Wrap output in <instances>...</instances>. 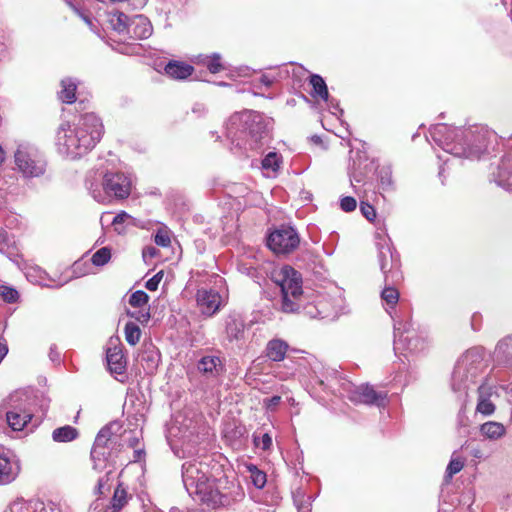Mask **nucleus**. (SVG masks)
<instances>
[{
    "mask_svg": "<svg viewBox=\"0 0 512 512\" xmlns=\"http://www.w3.org/2000/svg\"><path fill=\"white\" fill-rule=\"evenodd\" d=\"M494 355L499 363L512 369V335L498 342Z\"/></svg>",
    "mask_w": 512,
    "mask_h": 512,
    "instance_id": "aec40b11",
    "label": "nucleus"
},
{
    "mask_svg": "<svg viewBox=\"0 0 512 512\" xmlns=\"http://www.w3.org/2000/svg\"><path fill=\"white\" fill-rule=\"evenodd\" d=\"M125 339L130 345H136L141 336V330L140 328L133 322H128L125 325Z\"/></svg>",
    "mask_w": 512,
    "mask_h": 512,
    "instance_id": "72a5a7b5",
    "label": "nucleus"
},
{
    "mask_svg": "<svg viewBox=\"0 0 512 512\" xmlns=\"http://www.w3.org/2000/svg\"><path fill=\"white\" fill-rule=\"evenodd\" d=\"M464 467V462L459 458H452L446 468L445 478L450 480L455 474L460 472Z\"/></svg>",
    "mask_w": 512,
    "mask_h": 512,
    "instance_id": "79ce46f5",
    "label": "nucleus"
},
{
    "mask_svg": "<svg viewBox=\"0 0 512 512\" xmlns=\"http://www.w3.org/2000/svg\"><path fill=\"white\" fill-rule=\"evenodd\" d=\"M208 465L191 460L182 465V480L188 494L196 501L217 508L230 504V497L221 490V480L208 476Z\"/></svg>",
    "mask_w": 512,
    "mask_h": 512,
    "instance_id": "f03ea898",
    "label": "nucleus"
},
{
    "mask_svg": "<svg viewBox=\"0 0 512 512\" xmlns=\"http://www.w3.org/2000/svg\"><path fill=\"white\" fill-rule=\"evenodd\" d=\"M97 173L90 175L86 186L92 197L100 203L110 202L112 199L122 200L131 192V179L121 172H108L103 176Z\"/></svg>",
    "mask_w": 512,
    "mask_h": 512,
    "instance_id": "20e7f679",
    "label": "nucleus"
},
{
    "mask_svg": "<svg viewBox=\"0 0 512 512\" xmlns=\"http://www.w3.org/2000/svg\"><path fill=\"white\" fill-rule=\"evenodd\" d=\"M253 441L255 446L262 450H268L272 445V438L268 433H264L262 436L254 434Z\"/></svg>",
    "mask_w": 512,
    "mask_h": 512,
    "instance_id": "a18cd8bd",
    "label": "nucleus"
},
{
    "mask_svg": "<svg viewBox=\"0 0 512 512\" xmlns=\"http://www.w3.org/2000/svg\"><path fill=\"white\" fill-rule=\"evenodd\" d=\"M360 210H361V213L363 214V216L369 220V221H373L376 217V212H375V209L372 205L368 204V203H365V202H361L360 204Z\"/></svg>",
    "mask_w": 512,
    "mask_h": 512,
    "instance_id": "49530a36",
    "label": "nucleus"
},
{
    "mask_svg": "<svg viewBox=\"0 0 512 512\" xmlns=\"http://www.w3.org/2000/svg\"><path fill=\"white\" fill-rule=\"evenodd\" d=\"M343 391L350 392L351 391V384L349 382L343 383Z\"/></svg>",
    "mask_w": 512,
    "mask_h": 512,
    "instance_id": "69168bd1",
    "label": "nucleus"
},
{
    "mask_svg": "<svg viewBox=\"0 0 512 512\" xmlns=\"http://www.w3.org/2000/svg\"><path fill=\"white\" fill-rule=\"evenodd\" d=\"M155 243L162 247H167L170 245L171 240L169 235L166 232H157L155 235Z\"/></svg>",
    "mask_w": 512,
    "mask_h": 512,
    "instance_id": "864d4df0",
    "label": "nucleus"
},
{
    "mask_svg": "<svg viewBox=\"0 0 512 512\" xmlns=\"http://www.w3.org/2000/svg\"><path fill=\"white\" fill-rule=\"evenodd\" d=\"M107 364L110 372L114 375H123L126 371V360L121 347L113 346L107 349Z\"/></svg>",
    "mask_w": 512,
    "mask_h": 512,
    "instance_id": "f3484780",
    "label": "nucleus"
},
{
    "mask_svg": "<svg viewBox=\"0 0 512 512\" xmlns=\"http://www.w3.org/2000/svg\"><path fill=\"white\" fill-rule=\"evenodd\" d=\"M301 239L297 231L290 226V253L300 247Z\"/></svg>",
    "mask_w": 512,
    "mask_h": 512,
    "instance_id": "603ef678",
    "label": "nucleus"
},
{
    "mask_svg": "<svg viewBox=\"0 0 512 512\" xmlns=\"http://www.w3.org/2000/svg\"><path fill=\"white\" fill-rule=\"evenodd\" d=\"M293 500L298 512H311V496L297 491L293 494Z\"/></svg>",
    "mask_w": 512,
    "mask_h": 512,
    "instance_id": "473e14b6",
    "label": "nucleus"
},
{
    "mask_svg": "<svg viewBox=\"0 0 512 512\" xmlns=\"http://www.w3.org/2000/svg\"><path fill=\"white\" fill-rule=\"evenodd\" d=\"M129 21V17L124 13L112 14L109 17L110 26L118 33H128Z\"/></svg>",
    "mask_w": 512,
    "mask_h": 512,
    "instance_id": "7c9ffc66",
    "label": "nucleus"
},
{
    "mask_svg": "<svg viewBox=\"0 0 512 512\" xmlns=\"http://www.w3.org/2000/svg\"><path fill=\"white\" fill-rule=\"evenodd\" d=\"M198 370L208 376H218L223 371V364L217 356H204L197 365Z\"/></svg>",
    "mask_w": 512,
    "mask_h": 512,
    "instance_id": "412c9836",
    "label": "nucleus"
},
{
    "mask_svg": "<svg viewBox=\"0 0 512 512\" xmlns=\"http://www.w3.org/2000/svg\"><path fill=\"white\" fill-rule=\"evenodd\" d=\"M120 509L117 508V507H114V505L110 504L109 506H107L104 510V512H119Z\"/></svg>",
    "mask_w": 512,
    "mask_h": 512,
    "instance_id": "680f3d73",
    "label": "nucleus"
},
{
    "mask_svg": "<svg viewBox=\"0 0 512 512\" xmlns=\"http://www.w3.org/2000/svg\"><path fill=\"white\" fill-rule=\"evenodd\" d=\"M340 206L343 211L351 212L355 210L357 203L353 197L347 196L341 199Z\"/></svg>",
    "mask_w": 512,
    "mask_h": 512,
    "instance_id": "3c124183",
    "label": "nucleus"
},
{
    "mask_svg": "<svg viewBox=\"0 0 512 512\" xmlns=\"http://www.w3.org/2000/svg\"><path fill=\"white\" fill-rule=\"evenodd\" d=\"M269 122L260 113L243 111L232 115L227 124V137L237 146L257 148L269 136Z\"/></svg>",
    "mask_w": 512,
    "mask_h": 512,
    "instance_id": "7ed1b4c3",
    "label": "nucleus"
},
{
    "mask_svg": "<svg viewBox=\"0 0 512 512\" xmlns=\"http://www.w3.org/2000/svg\"><path fill=\"white\" fill-rule=\"evenodd\" d=\"M142 254L144 259L153 258L157 254V249L153 246H148L143 249Z\"/></svg>",
    "mask_w": 512,
    "mask_h": 512,
    "instance_id": "6e6d98bb",
    "label": "nucleus"
},
{
    "mask_svg": "<svg viewBox=\"0 0 512 512\" xmlns=\"http://www.w3.org/2000/svg\"><path fill=\"white\" fill-rule=\"evenodd\" d=\"M101 119L94 113L82 115L77 122L62 123L56 133L58 152L68 158L77 159L91 151L103 134Z\"/></svg>",
    "mask_w": 512,
    "mask_h": 512,
    "instance_id": "f257e3e1",
    "label": "nucleus"
},
{
    "mask_svg": "<svg viewBox=\"0 0 512 512\" xmlns=\"http://www.w3.org/2000/svg\"><path fill=\"white\" fill-rule=\"evenodd\" d=\"M149 301V296L142 290L135 291L129 298V304L133 307H143Z\"/></svg>",
    "mask_w": 512,
    "mask_h": 512,
    "instance_id": "ea45409f",
    "label": "nucleus"
},
{
    "mask_svg": "<svg viewBox=\"0 0 512 512\" xmlns=\"http://www.w3.org/2000/svg\"><path fill=\"white\" fill-rule=\"evenodd\" d=\"M301 353L303 352L299 350H290V363L296 365L295 371L298 372L300 376H306L311 367L312 357L310 359L302 357L299 355Z\"/></svg>",
    "mask_w": 512,
    "mask_h": 512,
    "instance_id": "bb28decb",
    "label": "nucleus"
},
{
    "mask_svg": "<svg viewBox=\"0 0 512 512\" xmlns=\"http://www.w3.org/2000/svg\"><path fill=\"white\" fill-rule=\"evenodd\" d=\"M310 84L312 85V92L311 96L314 98H320L324 101H328L329 99V92L327 85L324 81V79L317 74H313L310 76Z\"/></svg>",
    "mask_w": 512,
    "mask_h": 512,
    "instance_id": "a878e982",
    "label": "nucleus"
},
{
    "mask_svg": "<svg viewBox=\"0 0 512 512\" xmlns=\"http://www.w3.org/2000/svg\"><path fill=\"white\" fill-rule=\"evenodd\" d=\"M0 253L14 262H16L19 257V250L15 241L3 229H0Z\"/></svg>",
    "mask_w": 512,
    "mask_h": 512,
    "instance_id": "393cba45",
    "label": "nucleus"
},
{
    "mask_svg": "<svg viewBox=\"0 0 512 512\" xmlns=\"http://www.w3.org/2000/svg\"><path fill=\"white\" fill-rule=\"evenodd\" d=\"M275 81V77L271 74H263L259 78V82L266 87H269Z\"/></svg>",
    "mask_w": 512,
    "mask_h": 512,
    "instance_id": "5fc2aeb1",
    "label": "nucleus"
},
{
    "mask_svg": "<svg viewBox=\"0 0 512 512\" xmlns=\"http://www.w3.org/2000/svg\"><path fill=\"white\" fill-rule=\"evenodd\" d=\"M303 247H304V250H303V258H304V260L312 261L313 253L308 248V244L304 243Z\"/></svg>",
    "mask_w": 512,
    "mask_h": 512,
    "instance_id": "13d9d810",
    "label": "nucleus"
},
{
    "mask_svg": "<svg viewBox=\"0 0 512 512\" xmlns=\"http://www.w3.org/2000/svg\"><path fill=\"white\" fill-rule=\"evenodd\" d=\"M376 246L378 249V260L385 283H397L402 276L399 271L400 261L398 254L393 251L390 240L380 234L377 235Z\"/></svg>",
    "mask_w": 512,
    "mask_h": 512,
    "instance_id": "6e6552de",
    "label": "nucleus"
},
{
    "mask_svg": "<svg viewBox=\"0 0 512 512\" xmlns=\"http://www.w3.org/2000/svg\"><path fill=\"white\" fill-rule=\"evenodd\" d=\"M478 399L476 412L484 416H490L495 412L496 406L492 397L496 395V388L493 385L483 383L478 387Z\"/></svg>",
    "mask_w": 512,
    "mask_h": 512,
    "instance_id": "ddd939ff",
    "label": "nucleus"
},
{
    "mask_svg": "<svg viewBox=\"0 0 512 512\" xmlns=\"http://www.w3.org/2000/svg\"><path fill=\"white\" fill-rule=\"evenodd\" d=\"M3 408L8 425L15 431L22 430L32 418V414L26 410L22 396L18 393L5 399Z\"/></svg>",
    "mask_w": 512,
    "mask_h": 512,
    "instance_id": "1a4fd4ad",
    "label": "nucleus"
},
{
    "mask_svg": "<svg viewBox=\"0 0 512 512\" xmlns=\"http://www.w3.org/2000/svg\"><path fill=\"white\" fill-rule=\"evenodd\" d=\"M0 296L7 303H15L19 298V293L10 286L2 285L0 286Z\"/></svg>",
    "mask_w": 512,
    "mask_h": 512,
    "instance_id": "37998d69",
    "label": "nucleus"
},
{
    "mask_svg": "<svg viewBox=\"0 0 512 512\" xmlns=\"http://www.w3.org/2000/svg\"><path fill=\"white\" fill-rule=\"evenodd\" d=\"M243 332V325L236 319H231L226 324V333L230 339H238Z\"/></svg>",
    "mask_w": 512,
    "mask_h": 512,
    "instance_id": "a19ab883",
    "label": "nucleus"
},
{
    "mask_svg": "<svg viewBox=\"0 0 512 512\" xmlns=\"http://www.w3.org/2000/svg\"><path fill=\"white\" fill-rule=\"evenodd\" d=\"M287 351V344L284 341L274 339L267 345V356L273 361L284 359Z\"/></svg>",
    "mask_w": 512,
    "mask_h": 512,
    "instance_id": "c85d7f7f",
    "label": "nucleus"
},
{
    "mask_svg": "<svg viewBox=\"0 0 512 512\" xmlns=\"http://www.w3.org/2000/svg\"><path fill=\"white\" fill-rule=\"evenodd\" d=\"M132 318L141 324L147 323L150 319V312L148 309H141L136 312L128 313Z\"/></svg>",
    "mask_w": 512,
    "mask_h": 512,
    "instance_id": "8fccbe9b",
    "label": "nucleus"
},
{
    "mask_svg": "<svg viewBox=\"0 0 512 512\" xmlns=\"http://www.w3.org/2000/svg\"><path fill=\"white\" fill-rule=\"evenodd\" d=\"M163 278V271H159L152 278L146 281L145 287L150 291H156Z\"/></svg>",
    "mask_w": 512,
    "mask_h": 512,
    "instance_id": "de8ad7c7",
    "label": "nucleus"
},
{
    "mask_svg": "<svg viewBox=\"0 0 512 512\" xmlns=\"http://www.w3.org/2000/svg\"><path fill=\"white\" fill-rule=\"evenodd\" d=\"M203 64L213 74L218 73L221 70H223V65L221 63V56L217 53H214L211 56H206L203 60Z\"/></svg>",
    "mask_w": 512,
    "mask_h": 512,
    "instance_id": "e433bc0d",
    "label": "nucleus"
},
{
    "mask_svg": "<svg viewBox=\"0 0 512 512\" xmlns=\"http://www.w3.org/2000/svg\"><path fill=\"white\" fill-rule=\"evenodd\" d=\"M381 184H382L383 188L391 186L392 181H391L390 176L387 175V177H381Z\"/></svg>",
    "mask_w": 512,
    "mask_h": 512,
    "instance_id": "052dcab7",
    "label": "nucleus"
},
{
    "mask_svg": "<svg viewBox=\"0 0 512 512\" xmlns=\"http://www.w3.org/2000/svg\"><path fill=\"white\" fill-rule=\"evenodd\" d=\"M479 361L478 352H465L457 361L452 373V389L454 391H464L474 383L477 375H471L466 370L467 364H475Z\"/></svg>",
    "mask_w": 512,
    "mask_h": 512,
    "instance_id": "9d476101",
    "label": "nucleus"
},
{
    "mask_svg": "<svg viewBox=\"0 0 512 512\" xmlns=\"http://www.w3.org/2000/svg\"><path fill=\"white\" fill-rule=\"evenodd\" d=\"M61 91L59 92V98L65 103H73L75 101V92L77 85L71 79H63L61 81Z\"/></svg>",
    "mask_w": 512,
    "mask_h": 512,
    "instance_id": "c756f323",
    "label": "nucleus"
},
{
    "mask_svg": "<svg viewBox=\"0 0 512 512\" xmlns=\"http://www.w3.org/2000/svg\"><path fill=\"white\" fill-rule=\"evenodd\" d=\"M472 455L476 458H481L482 457V453L479 449H476V450H473L472 451Z\"/></svg>",
    "mask_w": 512,
    "mask_h": 512,
    "instance_id": "338daca9",
    "label": "nucleus"
},
{
    "mask_svg": "<svg viewBox=\"0 0 512 512\" xmlns=\"http://www.w3.org/2000/svg\"><path fill=\"white\" fill-rule=\"evenodd\" d=\"M279 401H280V397H279V396H274V397H272V398H271V403H272L273 405L278 404V403H279Z\"/></svg>",
    "mask_w": 512,
    "mask_h": 512,
    "instance_id": "774afa93",
    "label": "nucleus"
},
{
    "mask_svg": "<svg viewBox=\"0 0 512 512\" xmlns=\"http://www.w3.org/2000/svg\"><path fill=\"white\" fill-rule=\"evenodd\" d=\"M7 353H8V347H7L6 342L5 341L4 342L0 341V362L7 355Z\"/></svg>",
    "mask_w": 512,
    "mask_h": 512,
    "instance_id": "bf43d9fd",
    "label": "nucleus"
},
{
    "mask_svg": "<svg viewBox=\"0 0 512 512\" xmlns=\"http://www.w3.org/2000/svg\"><path fill=\"white\" fill-rule=\"evenodd\" d=\"M50 357L53 361L59 359V354L54 351V349L51 347L50 349Z\"/></svg>",
    "mask_w": 512,
    "mask_h": 512,
    "instance_id": "e2e57ef3",
    "label": "nucleus"
},
{
    "mask_svg": "<svg viewBox=\"0 0 512 512\" xmlns=\"http://www.w3.org/2000/svg\"><path fill=\"white\" fill-rule=\"evenodd\" d=\"M20 472V464L14 455L0 454V485L13 482Z\"/></svg>",
    "mask_w": 512,
    "mask_h": 512,
    "instance_id": "4468645a",
    "label": "nucleus"
},
{
    "mask_svg": "<svg viewBox=\"0 0 512 512\" xmlns=\"http://www.w3.org/2000/svg\"><path fill=\"white\" fill-rule=\"evenodd\" d=\"M271 281L279 288L282 294V310L287 311L288 306V290L286 282L288 280V265H283L281 268H275L271 271Z\"/></svg>",
    "mask_w": 512,
    "mask_h": 512,
    "instance_id": "a211bd4d",
    "label": "nucleus"
},
{
    "mask_svg": "<svg viewBox=\"0 0 512 512\" xmlns=\"http://www.w3.org/2000/svg\"><path fill=\"white\" fill-rule=\"evenodd\" d=\"M290 313H303L310 318L319 316L318 308L311 302V291L303 288L301 273L290 267Z\"/></svg>",
    "mask_w": 512,
    "mask_h": 512,
    "instance_id": "39448f33",
    "label": "nucleus"
},
{
    "mask_svg": "<svg viewBox=\"0 0 512 512\" xmlns=\"http://www.w3.org/2000/svg\"><path fill=\"white\" fill-rule=\"evenodd\" d=\"M387 398V393L383 391H376L372 386L365 384L357 387L350 396L353 401H358L364 404L376 405L378 407L384 406Z\"/></svg>",
    "mask_w": 512,
    "mask_h": 512,
    "instance_id": "f8f14e48",
    "label": "nucleus"
},
{
    "mask_svg": "<svg viewBox=\"0 0 512 512\" xmlns=\"http://www.w3.org/2000/svg\"><path fill=\"white\" fill-rule=\"evenodd\" d=\"M478 352L479 354V361H477L475 364H467L465 365L466 366V370L468 371V373H470L471 375H478L479 372L483 369L484 367V350L483 348L481 347H473L471 349H468L466 352Z\"/></svg>",
    "mask_w": 512,
    "mask_h": 512,
    "instance_id": "c9c22d12",
    "label": "nucleus"
},
{
    "mask_svg": "<svg viewBox=\"0 0 512 512\" xmlns=\"http://www.w3.org/2000/svg\"><path fill=\"white\" fill-rule=\"evenodd\" d=\"M128 34L134 39H147L152 34V26L146 17L137 15L130 21Z\"/></svg>",
    "mask_w": 512,
    "mask_h": 512,
    "instance_id": "6ab92c4d",
    "label": "nucleus"
},
{
    "mask_svg": "<svg viewBox=\"0 0 512 512\" xmlns=\"http://www.w3.org/2000/svg\"><path fill=\"white\" fill-rule=\"evenodd\" d=\"M193 71L194 68L191 65L178 61H170L165 66L166 74L171 78L178 80L186 79L192 74Z\"/></svg>",
    "mask_w": 512,
    "mask_h": 512,
    "instance_id": "b1692460",
    "label": "nucleus"
},
{
    "mask_svg": "<svg viewBox=\"0 0 512 512\" xmlns=\"http://www.w3.org/2000/svg\"><path fill=\"white\" fill-rule=\"evenodd\" d=\"M77 437H78L77 429L70 425H65V426L56 428L52 432V439L55 442H59V443L71 442V441L75 440Z\"/></svg>",
    "mask_w": 512,
    "mask_h": 512,
    "instance_id": "cd10ccee",
    "label": "nucleus"
},
{
    "mask_svg": "<svg viewBox=\"0 0 512 512\" xmlns=\"http://www.w3.org/2000/svg\"><path fill=\"white\" fill-rule=\"evenodd\" d=\"M458 130L452 128L446 124H436L430 129V135L432 139L443 146L444 149L451 152V149H448L449 145L452 144L453 140L458 136Z\"/></svg>",
    "mask_w": 512,
    "mask_h": 512,
    "instance_id": "dca6fc26",
    "label": "nucleus"
},
{
    "mask_svg": "<svg viewBox=\"0 0 512 512\" xmlns=\"http://www.w3.org/2000/svg\"><path fill=\"white\" fill-rule=\"evenodd\" d=\"M267 246L277 257H285L288 254V229L282 226L272 231L267 237Z\"/></svg>",
    "mask_w": 512,
    "mask_h": 512,
    "instance_id": "2eb2a0df",
    "label": "nucleus"
},
{
    "mask_svg": "<svg viewBox=\"0 0 512 512\" xmlns=\"http://www.w3.org/2000/svg\"><path fill=\"white\" fill-rule=\"evenodd\" d=\"M110 437L111 430L109 427L102 428L97 434L91 451V457L94 460V462H96V459L100 460V457L105 455V452L102 450L106 447L107 443L110 440ZM94 468H98L97 463L94 464Z\"/></svg>",
    "mask_w": 512,
    "mask_h": 512,
    "instance_id": "4be33fe9",
    "label": "nucleus"
},
{
    "mask_svg": "<svg viewBox=\"0 0 512 512\" xmlns=\"http://www.w3.org/2000/svg\"><path fill=\"white\" fill-rule=\"evenodd\" d=\"M492 133L484 128L468 129L463 132V143L451 148V153L458 157L478 159L487 150Z\"/></svg>",
    "mask_w": 512,
    "mask_h": 512,
    "instance_id": "0eeeda50",
    "label": "nucleus"
},
{
    "mask_svg": "<svg viewBox=\"0 0 512 512\" xmlns=\"http://www.w3.org/2000/svg\"><path fill=\"white\" fill-rule=\"evenodd\" d=\"M111 258V250L108 247H102L97 250L91 258L95 266H103L109 262Z\"/></svg>",
    "mask_w": 512,
    "mask_h": 512,
    "instance_id": "58836bf2",
    "label": "nucleus"
},
{
    "mask_svg": "<svg viewBox=\"0 0 512 512\" xmlns=\"http://www.w3.org/2000/svg\"><path fill=\"white\" fill-rule=\"evenodd\" d=\"M390 283L391 282H389V284ZM381 298L386 302L387 305L394 307L399 300V292L396 288L387 285L381 293Z\"/></svg>",
    "mask_w": 512,
    "mask_h": 512,
    "instance_id": "4c0bfd02",
    "label": "nucleus"
},
{
    "mask_svg": "<svg viewBox=\"0 0 512 512\" xmlns=\"http://www.w3.org/2000/svg\"><path fill=\"white\" fill-rule=\"evenodd\" d=\"M280 167V156L276 152L268 153L262 160V168L268 176L275 175Z\"/></svg>",
    "mask_w": 512,
    "mask_h": 512,
    "instance_id": "2f4dec72",
    "label": "nucleus"
},
{
    "mask_svg": "<svg viewBox=\"0 0 512 512\" xmlns=\"http://www.w3.org/2000/svg\"><path fill=\"white\" fill-rule=\"evenodd\" d=\"M141 360L142 361H148V362H151V368H153L154 366H156L157 362H158V355H157V352L155 351L154 347L152 348H148L142 355L141 357Z\"/></svg>",
    "mask_w": 512,
    "mask_h": 512,
    "instance_id": "09e8293b",
    "label": "nucleus"
},
{
    "mask_svg": "<svg viewBox=\"0 0 512 512\" xmlns=\"http://www.w3.org/2000/svg\"><path fill=\"white\" fill-rule=\"evenodd\" d=\"M394 330H395V336H397V335H401L402 336V333H400V330H401L400 323H395L394 324Z\"/></svg>",
    "mask_w": 512,
    "mask_h": 512,
    "instance_id": "0e129e2a",
    "label": "nucleus"
},
{
    "mask_svg": "<svg viewBox=\"0 0 512 512\" xmlns=\"http://www.w3.org/2000/svg\"><path fill=\"white\" fill-rule=\"evenodd\" d=\"M128 499L129 496L126 489L119 484L114 491L111 504L121 510L128 503Z\"/></svg>",
    "mask_w": 512,
    "mask_h": 512,
    "instance_id": "f704fd0d",
    "label": "nucleus"
},
{
    "mask_svg": "<svg viewBox=\"0 0 512 512\" xmlns=\"http://www.w3.org/2000/svg\"><path fill=\"white\" fill-rule=\"evenodd\" d=\"M196 303L202 315L211 317L220 310L222 297L213 289L200 288L196 293Z\"/></svg>",
    "mask_w": 512,
    "mask_h": 512,
    "instance_id": "9b49d317",
    "label": "nucleus"
},
{
    "mask_svg": "<svg viewBox=\"0 0 512 512\" xmlns=\"http://www.w3.org/2000/svg\"><path fill=\"white\" fill-rule=\"evenodd\" d=\"M480 434L491 441H497L506 435L505 426L496 421H488L480 425Z\"/></svg>",
    "mask_w": 512,
    "mask_h": 512,
    "instance_id": "5701e85b",
    "label": "nucleus"
},
{
    "mask_svg": "<svg viewBox=\"0 0 512 512\" xmlns=\"http://www.w3.org/2000/svg\"><path fill=\"white\" fill-rule=\"evenodd\" d=\"M129 217V215L126 213V212H121L119 214H117L114 219H113V224H118V223H122L125 221V219H127Z\"/></svg>",
    "mask_w": 512,
    "mask_h": 512,
    "instance_id": "4d7b16f0",
    "label": "nucleus"
},
{
    "mask_svg": "<svg viewBox=\"0 0 512 512\" xmlns=\"http://www.w3.org/2000/svg\"><path fill=\"white\" fill-rule=\"evenodd\" d=\"M14 162L19 173L25 178L42 176L46 171L44 156L33 146L20 144L14 153Z\"/></svg>",
    "mask_w": 512,
    "mask_h": 512,
    "instance_id": "423d86ee",
    "label": "nucleus"
},
{
    "mask_svg": "<svg viewBox=\"0 0 512 512\" xmlns=\"http://www.w3.org/2000/svg\"><path fill=\"white\" fill-rule=\"evenodd\" d=\"M250 472H251V480H252V483L253 485L256 487V488H263L264 485L266 484V474L260 470H258L256 467H254L253 469H250Z\"/></svg>",
    "mask_w": 512,
    "mask_h": 512,
    "instance_id": "c03bdc74",
    "label": "nucleus"
}]
</instances>
